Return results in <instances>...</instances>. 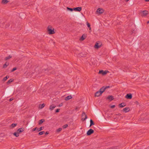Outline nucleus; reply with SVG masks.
I'll return each instance as SVG.
<instances>
[{"instance_id":"obj_27","label":"nucleus","mask_w":149,"mask_h":149,"mask_svg":"<svg viewBox=\"0 0 149 149\" xmlns=\"http://www.w3.org/2000/svg\"><path fill=\"white\" fill-rule=\"evenodd\" d=\"M13 134L17 137L19 136V134L17 132H15L13 133Z\"/></svg>"},{"instance_id":"obj_43","label":"nucleus","mask_w":149,"mask_h":149,"mask_svg":"<svg viewBox=\"0 0 149 149\" xmlns=\"http://www.w3.org/2000/svg\"><path fill=\"white\" fill-rule=\"evenodd\" d=\"M49 132H45V134L46 135H47V134H49Z\"/></svg>"},{"instance_id":"obj_41","label":"nucleus","mask_w":149,"mask_h":149,"mask_svg":"<svg viewBox=\"0 0 149 149\" xmlns=\"http://www.w3.org/2000/svg\"><path fill=\"white\" fill-rule=\"evenodd\" d=\"M115 107V105H112V106H111V108H113Z\"/></svg>"},{"instance_id":"obj_45","label":"nucleus","mask_w":149,"mask_h":149,"mask_svg":"<svg viewBox=\"0 0 149 149\" xmlns=\"http://www.w3.org/2000/svg\"><path fill=\"white\" fill-rule=\"evenodd\" d=\"M136 104H137V105H138V104H139V102H137V101H136Z\"/></svg>"},{"instance_id":"obj_8","label":"nucleus","mask_w":149,"mask_h":149,"mask_svg":"<svg viewBox=\"0 0 149 149\" xmlns=\"http://www.w3.org/2000/svg\"><path fill=\"white\" fill-rule=\"evenodd\" d=\"M73 10L75 11L80 12L82 10V8L81 7H79L74 8Z\"/></svg>"},{"instance_id":"obj_22","label":"nucleus","mask_w":149,"mask_h":149,"mask_svg":"<svg viewBox=\"0 0 149 149\" xmlns=\"http://www.w3.org/2000/svg\"><path fill=\"white\" fill-rule=\"evenodd\" d=\"M9 65V63L6 62L3 65V68H5Z\"/></svg>"},{"instance_id":"obj_6","label":"nucleus","mask_w":149,"mask_h":149,"mask_svg":"<svg viewBox=\"0 0 149 149\" xmlns=\"http://www.w3.org/2000/svg\"><path fill=\"white\" fill-rule=\"evenodd\" d=\"M96 12L99 14H102L104 12V10L102 8H99L97 10Z\"/></svg>"},{"instance_id":"obj_30","label":"nucleus","mask_w":149,"mask_h":149,"mask_svg":"<svg viewBox=\"0 0 149 149\" xmlns=\"http://www.w3.org/2000/svg\"><path fill=\"white\" fill-rule=\"evenodd\" d=\"M44 133H45V132H44V131H42V132H40L39 133L38 135H42L43 134H44Z\"/></svg>"},{"instance_id":"obj_37","label":"nucleus","mask_w":149,"mask_h":149,"mask_svg":"<svg viewBox=\"0 0 149 149\" xmlns=\"http://www.w3.org/2000/svg\"><path fill=\"white\" fill-rule=\"evenodd\" d=\"M37 127H36L34 128H33L32 130V132H33V131H36V130H37Z\"/></svg>"},{"instance_id":"obj_16","label":"nucleus","mask_w":149,"mask_h":149,"mask_svg":"<svg viewBox=\"0 0 149 149\" xmlns=\"http://www.w3.org/2000/svg\"><path fill=\"white\" fill-rule=\"evenodd\" d=\"M125 106V103L123 102L119 104V106L120 108H122Z\"/></svg>"},{"instance_id":"obj_26","label":"nucleus","mask_w":149,"mask_h":149,"mask_svg":"<svg viewBox=\"0 0 149 149\" xmlns=\"http://www.w3.org/2000/svg\"><path fill=\"white\" fill-rule=\"evenodd\" d=\"M90 127H91L92 125H94V123L92 119H91L90 120Z\"/></svg>"},{"instance_id":"obj_36","label":"nucleus","mask_w":149,"mask_h":149,"mask_svg":"<svg viewBox=\"0 0 149 149\" xmlns=\"http://www.w3.org/2000/svg\"><path fill=\"white\" fill-rule=\"evenodd\" d=\"M104 89H105V90L107 89V88H110V86H104Z\"/></svg>"},{"instance_id":"obj_34","label":"nucleus","mask_w":149,"mask_h":149,"mask_svg":"<svg viewBox=\"0 0 149 149\" xmlns=\"http://www.w3.org/2000/svg\"><path fill=\"white\" fill-rule=\"evenodd\" d=\"M86 24L88 27L91 26V25L90 23H89L88 22H86Z\"/></svg>"},{"instance_id":"obj_29","label":"nucleus","mask_w":149,"mask_h":149,"mask_svg":"<svg viewBox=\"0 0 149 149\" xmlns=\"http://www.w3.org/2000/svg\"><path fill=\"white\" fill-rule=\"evenodd\" d=\"M17 125V123H13L11 125V126L13 128L15 127Z\"/></svg>"},{"instance_id":"obj_11","label":"nucleus","mask_w":149,"mask_h":149,"mask_svg":"<svg viewBox=\"0 0 149 149\" xmlns=\"http://www.w3.org/2000/svg\"><path fill=\"white\" fill-rule=\"evenodd\" d=\"M102 93L99 91H97L95 94V96L99 97L102 94Z\"/></svg>"},{"instance_id":"obj_23","label":"nucleus","mask_w":149,"mask_h":149,"mask_svg":"<svg viewBox=\"0 0 149 149\" xmlns=\"http://www.w3.org/2000/svg\"><path fill=\"white\" fill-rule=\"evenodd\" d=\"M40 107H39L40 109H42L45 106V104H40Z\"/></svg>"},{"instance_id":"obj_12","label":"nucleus","mask_w":149,"mask_h":149,"mask_svg":"<svg viewBox=\"0 0 149 149\" xmlns=\"http://www.w3.org/2000/svg\"><path fill=\"white\" fill-rule=\"evenodd\" d=\"M24 131V128H20L18 129L17 131V132L19 134V133L22 132Z\"/></svg>"},{"instance_id":"obj_50","label":"nucleus","mask_w":149,"mask_h":149,"mask_svg":"<svg viewBox=\"0 0 149 149\" xmlns=\"http://www.w3.org/2000/svg\"><path fill=\"white\" fill-rule=\"evenodd\" d=\"M147 23H149V21Z\"/></svg>"},{"instance_id":"obj_32","label":"nucleus","mask_w":149,"mask_h":149,"mask_svg":"<svg viewBox=\"0 0 149 149\" xmlns=\"http://www.w3.org/2000/svg\"><path fill=\"white\" fill-rule=\"evenodd\" d=\"M62 130V128H60L57 130L56 131L57 132H60Z\"/></svg>"},{"instance_id":"obj_20","label":"nucleus","mask_w":149,"mask_h":149,"mask_svg":"<svg viewBox=\"0 0 149 149\" xmlns=\"http://www.w3.org/2000/svg\"><path fill=\"white\" fill-rule=\"evenodd\" d=\"M8 2V0H2V3L4 4H6Z\"/></svg>"},{"instance_id":"obj_7","label":"nucleus","mask_w":149,"mask_h":149,"mask_svg":"<svg viewBox=\"0 0 149 149\" xmlns=\"http://www.w3.org/2000/svg\"><path fill=\"white\" fill-rule=\"evenodd\" d=\"M142 16H145L148 14V12L147 10H143L142 11Z\"/></svg>"},{"instance_id":"obj_35","label":"nucleus","mask_w":149,"mask_h":149,"mask_svg":"<svg viewBox=\"0 0 149 149\" xmlns=\"http://www.w3.org/2000/svg\"><path fill=\"white\" fill-rule=\"evenodd\" d=\"M16 69H17V68H16V67L12 69V70H11V72H14V71H15V70H16Z\"/></svg>"},{"instance_id":"obj_49","label":"nucleus","mask_w":149,"mask_h":149,"mask_svg":"<svg viewBox=\"0 0 149 149\" xmlns=\"http://www.w3.org/2000/svg\"><path fill=\"white\" fill-rule=\"evenodd\" d=\"M130 0H126V1H127V2L128 1H129Z\"/></svg>"},{"instance_id":"obj_14","label":"nucleus","mask_w":149,"mask_h":149,"mask_svg":"<svg viewBox=\"0 0 149 149\" xmlns=\"http://www.w3.org/2000/svg\"><path fill=\"white\" fill-rule=\"evenodd\" d=\"M56 107V106L53 105H52L50 106L49 109L51 111H52Z\"/></svg>"},{"instance_id":"obj_42","label":"nucleus","mask_w":149,"mask_h":149,"mask_svg":"<svg viewBox=\"0 0 149 149\" xmlns=\"http://www.w3.org/2000/svg\"><path fill=\"white\" fill-rule=\"evenodd\" d=\"M13 98H11L10 99L9 101H11L13 100Z\"/></svg>"},{"instance_id":"obj_10","label":"nucleus","mask_w":149,"mask_h":149,"mask_svg":"<svg viewBox=\"0 0 149 149\" xmlns=\"http://www.w3.org/2000/svg\"><path fill=\"white\" fill-rule=\"evenodd\" d=\"M108 72V71H104L103 70H100L99 71V73L100 74H102V75H105L107 73V72Z\"/></svg>"},{"instance_id":"obj_19","label":"nucleus","mask_w":149,"mask_h":149,"mask_svg":"<svg viewBox=\"0 0 149 149\" xmlns=\"http://www.w3.org/2000/svg\"><path fill=\"white\" fill-rule=\"evenodd\" d=\"M105 89L104 88V87H102L99 90V91H100L102 93L104 91Z\"/></svg>"},{"instance_id":"obj_18","label":"nucleus","mask_w":149,"mask_h":149,"mask_svg":"<svg viewBox=\"0 0 149 149\" xmlns=\"http://www.w3.org/2000/svg\"><path fill=\"white\" fill-rule=\"evenodd\" d=\"M9 77V76L8 75L6 76V77L3 78L2 80V81L3 82H4L5 81H6L7 79Z\"/></svg>"},{"instance_id":"obj_13","label":"nucleus","mask_w":149,"mask_h":149,"mask_svg":"<svg viewBox=\"0 0 149 149\" xmlns=\"http://www.w3.org/2000/svg\"><path fill=\"white\" fill-rule=\"evenodd\" d=\"M123 112L125 113L128 112L130 111L129 108L128 107H126L123 109Z\"/></svg>"},{"instance_id":"obj_25","label":"nucleus","mask_w":149,"mask_h":149,"mask_svg":"<svg viewBox=\"0 0 149 149\" xmlns=\"http://www.w3.org/2000/svg\"><path fill=\"white\" fill-rule=\"evenodd\" d=\"M13 81V80L12 79H10V80H9L7 82V84H10V83Z\"/></svg>"},{"instance_id":"obj_4","label":"nucleus","mask_w":149,"mask_h":149,"mask_svg":"<svg viewBox=\"0 0 149 149\" xmlns=\"http://www.w3.org/2000/svg\"><path fill=\"white\" fill-rule=\"evenodd\" d=\"M87 35L86 34H83L82 36L79 39V40L80 41H83L85 40L87 37Z\"/></svg>"},{"instance_id":"obj_1","label":"nucleus","mask_w":149,"mask_h":149,"mask_svg":"<svg viewBox=\"0 0 149 149\" xmlns=\"http://www.w3.org/2000/svg\"><path fill=\"white\" fill-rule=\"evenodd\" d=\"M48 33L49 34H53L55 33L54 31V29L51 26L49 25L47 29Z\"/></svg>"},{"instance_id":"obj_39","label":"nucleus","mask_w":149,"mask_h":149,"mask_svg":"<svg viewBox=\"0 0 149 149\" xmlns=\"http://www.w3.org/2000/svg\"><path fill=\"white\" fill-rule=\"evenodd\" d=\"M60 110V109H57L56 110V112L57 113L59 112Z\"/></svg>"},{"instance_id":"obj_15","label":"nucleus","mask_w":149,"mask_h":149,"mask_svg":"<svg viewBox=\"0 0 149 149\" xmlns=\"http://www.w3.org/2000/svg\"><path fill=\"white\" fill-rule=\"evenodd\" d=\"M72 98V97L71 95H70L67 96V97H66L65 98V100H66L67 101L69 100L70 99H71Z\"/></svg>"},{"instance_id":"obj_3","label":"nucleus","mask_w":149,"mask_h":149,"mask_svg":"<svg viewBox=\"0 0 149 149\" xmlns=\"http://www.w3.org/2000/svg\"><path fill=\"white\" fill-rule=\"evenodd\" d=\"M81 116L82 117V120L83 121H84L85 120H86L87 118L86 115L84 112H83Z\"/></svg>"},{"instance_id":"obj_2","label":"nucleus","mask_w":149,"mask_h":149,"mask_svg":"<svg viewBox=\"0 0 149 149\" xmlns=\"http://www.w3.org/2000/svg\"><path fill=\"white\" fill-rule=\"evenodd\" d=\"M102 45V43L100 42H96L94 46V47L96 49H98Z\"/></svg>"},{"instance_id":"obj_33","label":"nucleus","mask_w":149,"mask_h":149,"mask_svg":"<svg viewBox=\"0 0 149 149\" xmlns=\"http://www.w3.org/2000/svg\"><path fill=\"white\" fill-rule=\"evenodd\" d=\"M68 125L67 124H66V125H65L63 126V129H65V128L67 127H68Z\"/></svg>"},{"instance_id":"obj_40","label":"nucleus","mask_w":149,"mask_h":149,"mask_svg":"<svg viewBox=\"0 0 149 149\" xmlns=\"http://www.w3.org/2000/svg\"><path fill=\"white\" fill-rule=\"evenodd\" d=\"M143 123H147V122H148V120L146 121V120H143Z\"/></svg>"},{"instance_id":"obj_31","label":"nucleus","mask_w":149,"mask_h":149,"mask_svg":"<svg viewBox=\"0 0 149 149\" xmlns=\"http://www.w3.org/2000/svg\"><path fill=\"white\" fill-rule=\"evenodd\" d=\"M67 8V9L68 10H70L71 11H72L73 10H74L72 8H69L68 7Z\"/></svg>"},{"instance_id":"obj_44","label":"nucleus","mask_w":149,"mask_h":149,"mask_svg":"<svg viewBox=\"0 0 149 149\" xmlns=\"http://www.w3.org/2000/svg\"><path fill=\"white\" fill-rule=\"evenodd\" d=\"M116 115L118 116H120L121 115V114L120 113H118L117 114H116Z\"/></svg>"},{"instance_id":"obj_47","label":"nucleus","mask_w":149,"mask_h":149,"mask_svg":"<svg viewBox=\"0 0 149 149\" xmlns=\"http://www.w3.org/2000/svg\"><path fill=\"white\" fill-rule=\"evenodd\" d=\"M148 2L149 1V0H144Z\"/></svg>"},{"instance_id":"obj_28","label":"nucleus","mask_w":149,"mask_h":149,"mask_svg":"<svg viewBox=\"0 0 149 149\" xmlns=\"http://www.w3.org/2000/svg\"><path fill=\"white\" fill-rule=\"evenodd\" d=\"M44 128V127H40L39 128L37 129V130L38 132H39L41 131V130H43V128Z\"/></svg>"},{"instance_id":"obj_38","label":"nucleus","mask_w":149,"mask_h":149,"mask_svg":"<svg viewBox=\"0 0 149 149\" xmlns=\"http://www.w3.org/2000/svg\"><path fill=\"white\" fill-rule=\"evenodd\" d=\"M63 105V103H61L58 106L59 107H61Z\"/></svg>"},{"instance_id":"obj_21","label":"nucleus","mask_w":149,"mask_h":149,"mask_svg":"<svg viewBox=\"0 0 149 149\" xmlns=\"http://www.w3.org/2000/svg\"><path fill=\"white\" fill-rule=\"evenodd\" d=\"M45 120L44 119H42L39 120V124L40 125L43 122H45Z\"/></svg>"},{"instance_id":"obj_48","label":"nucleus","mask_w":149,"mask_h":149,"mask_svg":"<svg viewBox=\"0 0 149 149\" xmlns=\"http://www.w3.org/2000/svg\"><path fill=\"white\" fill-rule=\"evenodd\" d=\"M78 107H76V108H75V109H76V110L77 109H78Z\"/></svg>"},{"instance_id":"obj_5","label":"nucleus","mask_w":149,"mask_h":149,"mask_svg":"<svg viewBox=\"0 0 149 149\" xmlns=\"http://www.w3.org/2000/svg\"><path fill=\"white\" fill-rule=\"evenodd\" d=\"M94 132V130L93 129H90L87 131V134L88 136L92 134Z\"/></svg>"},{"instance_id":"obj_24","label":"nucleus","mask_w":149,"mask_h":149,"mask_svg":"<svg viewBox=\"0 0 149 149\" xmlns=\"http://www.w3.org/2000/svg\"><path fill=\"white\" fill-rule=\"evenodd\" d=\"M12 57V56H11L10 55H9L8 56L6 57L5 58V60L6 61H7L11 58Z\"/></svg>"},{"instance_id":"obj_9","label":"nucleus","mask_w":149,"mask_h":149,"mask_svg":"<svg viewBox=\"0 0 149 149\" xmlns=\"http://www.w3.org/2000/svg\"><path fill=\"white\" fill-rule=\"evenodd\" d=\"M125 98L127 99H131L132 98V94L131 93L127 94L125 96Z\"/></svg>"},{"instance_id":"obj_46","label":"nucleus","mask_w":149,"mask_h":149,"mask_svg":"<svg viewBox=\"0 0 149 149\" xmlns=\"http://www.w3.org/2000/svg\"><path fill=\"white\" fill-rule=\"evenodd\" d=\"M88 28L91 31V26L89 27H88Z\"/></svg>"},{"instance_id":"obj_17","label":"nucleus","mask_w":149,"mask_h":149,"mask_svg":"<svg viewBox=\"0 0 149 149\" xmlns=\"http://www.w3.org/2000/svg\"><path fill=\"white\" fill-rule=\"evenodd\" d=\"M107 98L110 100H113V97L112 95H109L108 96Z\"/></svg>"}]
</instances>
